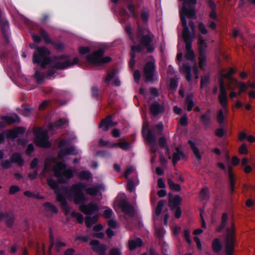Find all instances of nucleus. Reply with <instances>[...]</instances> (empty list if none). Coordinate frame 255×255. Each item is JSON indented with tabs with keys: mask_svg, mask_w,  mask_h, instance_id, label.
<instances>
[{
	"mask_svg": "<svg viewBox=\"0 0 255 255\" xmlns=\"http://www.w3.org/2000/svg\"><path fill=\"white\" fill-rule=\"evenodd\" d=\"M197 0H185L180 9V17L183 27L182 37L186 44L185 58L190 62L180 65V72L189 82H194L199 77L197 67L195 62V55L192 49L191 42L195 36V27L192 18H196L195 5Z\"/></svg>",
	"mask_w": 255,
	"mask_h": 255,
	"instance_id": "1",
	"label": "nucleus"
},
{
	"mask_svg": "<svg viewBox=\"0 0 255 255\" xmlns=\"http://www.w3.org/2000/svg\"><path fill=\"white\" fill-rule=\"evenodd\" d=\"M59 147L60 150L58 159H55L52 157L47 158L45 161L44 167L41 175L45 176L46 172L49 171L53 165L52 171L59 181L66 183L73 176L74 172L70 168H66L65 164L62 163L61 160L71 158V156L77 154L78 151L73 147L70 149L67 141L65 140L60 142Z\"/></svg>",
	"mask_w": 255,
	"mask_h": 255,
	"instance_id": "2",
	"label": "nucleus"
},
{
	"mask_svg": "<svg viewBox=\"0 0 255 255\" xmlns=\"http://www.w3.org/2000/svg\"><path fill=\"white\" fill-rule=\"evenodd\" d=\"M48 184L52 189H55L57 195V199L60 202L62 208L65 211L66 214L68 213L69 208L63 194L70 200L73 201L77 204H82L86 200V198L83 194V189L85 186L82 183L74 185L70 190L66 188L59 189L58 188L57 183L50 179L48 180Z\"/></svg>",
	"mask_w": 255,
	"mask_h": 255,
	"instance_id": "3",
	"label": "nucleus"
},
{
	"mask_svg": "<svg viewBox=\"0 0 255 255\" xmlns=\"http://www.w3.org/2000/svg\"><path fill=\"white\" fill-rule=\"evenodd\" d=\"M152 38V34L147 30H145L144 31H141L140 30H139L138 38L140 39V43L137 47L135 46H131V59L129 63V65L130 67H132L134 65V52H140L144 47H145L149 52L153 51L154 47L151 44Z\"/></svg>",
	"mask_w": 255,
	"mask_h": 255,
	"instance_id": "4",
	"label": "nucleus"
},
{
	"mask_svg": "<svg viewBox=\"0 0 255 255\" xmlns=\"http://www.w3.org/2000/svg\"><path fill=\"white\" fill-rule=\"evenodd\" d=\"M226 88L230 91V98L233 99L238 96H240L243 92H246L248 89V85L244 82L232 78L228 80L226 84Z\"/></svg>",
	"mask_w": 255,
	"mask_h": 255,
	"instance_id": "5",
	"label": "nucleus"
},
{
	"mask_svg": "<svg viewBox=\"0 0 255 255\" xmlns=\"http://www.w3.org/2000/svg\"><path fill=\"white\" fill-rule=\"evenodd\" d=\"M30 47L36 49V51L33 55V62L34 63H38L41 67H44L50 63V60L49 58L50 52L47 48L44 47H36L34 45H31Z\"/></svg>",
	"mask_w": 255,
	"mask_h": 255,
	"instance_id": "6",
	"label": "nucleus"
},
{
	"mask_svg": "<svg viewBox=\"0 0 255 255\" xmlns=\"http://www.w3.org/2000/svg\"><path fill=\"white\" fill-rule=\"evenodd\" d=\"M218 100L223 109L219 110L217 114V120L219 123H223L224 121L225 116L228 114L227 107L228 106V97L227 92L225 90L222 82L221 84V92L219 93Z\"/></svg>",
	"mask_w": 255,
	"mask_h": 255,
	"instance_id": "7",
	"label": "nucleus"
},
{
	"mask_svg": "<svg viewBox=\"0 0 255 255\" xmlns=\"http://www.w3.org/2000/svg\"><path fill=\"white\" fill-rule=\"evenodd\" d=\"M103 50L100 49L93 54L88 55L87 57V61L93 65L99 66L111 61V58L109 56L103 57Z\"/></svg>",
	"mask_w": 255,
	"mask_h": 255,
	"instance_id": "8",
	"label": "nucleus"
},
{
	"mask_svg": "<svg viewBox=\"0 0 255 255\" xmlns=\"http://www.w3.org/2000/svg\"><path fill=\"white\" fill-rule=\"evenodd\" d=\"M234 232V227L232 224L231 228L227 229V235L225 240L226 255H233L235 243Z\"/></svg>",
	"mask_w": 255,
	"mask_h": 255,
	"instance_id": "9",
	"label": "nucleus"
},
{
	"mask_svg": "<svg viewBox=\"0 0 255 255\" xmlns=\"http://www.w3.org/2000/svg\"><path fill=\"white\" fill-rule=\"evenodd\" d=\"M48 132L42 128L39 129L35 132L34 142L35 144L40 147H49L51 143L48 140Z\"/></svg>",
	"mask_w": 255,
	"mask_h": 255,
	"instance_id": "10",
	"label": "nucleus"
},
{
	"mask_svg": "<svg viewBox=\"0 0 255 255\" xmlns=\"http://www.w3.org/2000/svg\"><path fill=\"white\" fill-rule=\"evenodd\" d=\"M54 61L57 68L64 69L77 64L79 62V59L77 57H75L72 61H70L66 57L62 56L55 58Z\"/></svg>",
	"mask_w": 255,
	"mask_h": 255,
	"instance_id": "11",
	"label": "nucleus"
},
{
	"mask_svg": "<svg viewBox=\"0 0 255 255\" xmlns=\"http://www.w3.org/2000/svg\"><path fill=\"white\" fill-rule=\"evenodd\" d=\"M148 123L144 122L143 124L142 133L143 135L148 143L151 146V149L153 151L155 152V150L154 148V145L155 141V137L153 135L151 130H148Z\"/></svg>",
	"mask_w": 255,
	"mask_h": 255,
	"instance_id": "12",
	"label": "nucleus"
},
{
	"mask_svg": "<svg viewBox=\"0 0 255 255\" xmlns=\"http://www.w3.org/2000/svg\"><path fill=\"white\" fill-rule=\"evenodd\" d=\"M80 209L85 214L90 216L98 211L99 207L96 204L91 203L87 206L81 205L80 207Z\"/></svg>",
	"mask_w": 255,
	"mask_h": 255,
	"instance_id": "13",
	"label": "nucleus"
},
{
	"mask_svg": "<svg viewBox=\"0 0 255 255\" xmlns=\"http://www.w3.org/2000/svg\"><path fill=\"white\" fill-rule=\"evenodd\" d=\"M92 249L96 251L99 255H106V251L107 249L105 245H100L97 240H93L90 242Z\"/></svg>",
	"mask_w": 255,
	"mask_h": 255,
	"instance_id": "14",
	"label": "nucleus"
},
{
	"mask_svg": "<svg viewBox=\"0 0 255 255\" xmlns=\"http://www.w3.org/2000/svg\"><path fill=\"white\" fill-rule=\"evenodd\" d=\"M154 65L152 62H148L144 68V77L146 81H150L152 79L154 75Z\"/></svg>",
	"mask_w": 255,
	"mask_h": 255,
	"instance_id": "15",
	"label": "nucleus"
},
{
	"mask_svg": "<svg viewBox=\"0 0 255 255\" xmlns=\"http://www.w3.org/2000/svg\"><path fill=\"white\" fill-rule=\"evenodd\" d=\"M105 188L103 184L98 185L94 187L88 188L86 189V193L90 195L99 196V200L102 199L101 191L105 190Z\"/></svg>",
	"mask_w": 255,
	"mask_h": 255,
	"instance_id": "16",
	"label": "nucleus"
},
{
	"mask_svg": "<svg viewBox=\"0 0 255 255\" xmlns=\"http://www.w3.org/2000/svg\"><path fill=\"white\" fill-rule=\"evenodd\" d=\"M224 71H221L219 75V92H221V82L223 83L224 88L225 90L226 91V86L225 84L224 81V78H228V80H229L230 78H232V77H231V75L235 73V70L231 68L229 69V71L228 73L226 74H224Z\"/></svg>",
	"mask_w": 255,
	"mask_h": 255,
	"instance_id": "17",
	"label": "nucleus"
},
{
	"mask_svg": "<svg viewBox=\"0 0 255 255\" xmlns=\"http://www.w3.org/2000/svg\"><path fill=\"white\" fill-rule=\"evenodd\" d=\"M117 125V122L112 121V118L109 117L102 122L100 127L103 131H107Z\"/></svg>",
	"mask_w": 255,
	"mask_h": 255,
	"instance_id": "18",
	"label": "nucleus"
},
{
	"mask_svg": "<svg viewBox=\"0 0 255 255\" xmlns=\"http://www.w3.org/2000/svg\"><path fill=\"white\" fill-rule=\"evenodd\" d=\"M24 131V128L22 127H19L13 129L5 131V134L7 138H14L17 137L18 134L22 133Z\"/></svg>",
	"mask_w": 255,
	"mask_h": 255,
	"instance_id": "19",
	"label": "nucleus"
},
{
	"mask_svg": "<svg viewBox=\"0 0 255 255\" xmlns=\"http://www.w3.org/2000/svg\"><path fill=\"white\" fill-rule=\"evenodd\" d=\"M119 205L126 214L129 216H132L133 215L134 210L133 207L125 201H121L119 203Z\"/></svg>",
	"mask_w": 255,
	"mask_h": 255,
	"instance_id": "20",
	"label": "nucleus"
},
{
	"mask_svg": "<svg viewBox=\"0 0 255 255\" xmlns=\"http://www.w3.org/2000/svg\"><path fill=\"white\" fill-rule=\"evenodd\" d=\"M1 119L4 121L5 124H7L19 123L20 122L19 117L15 114H13L8 116L3 117L1 118Z\"/></svg>",
	"mask_w": 255,
	"mask_h": 255,
	"instance_id": "21",
	"label": "nucleus"
},
{
	"mask_svg": "<svg viewBox=\"0 0 255 255\" xmlns=\"http://www.w3.org/2000/svg\"><path fill=\"white\" fill-rule=\"evenodd\" d=\"M142 242L139 239L130 240L128 242V246L130 250H133L137 247H139L142 245Z\"/></svg>",
	"mask_w": 255,
	"mask_h": 255,
	"instance_id": "22",
	"label": "nucleus"
},
{
	"mask_svg": "<svg viewBox=\"0 0 255 255\" xmlns=\"http://www.w3.org/2000/svg\"><path fill=\"white\" fill-rule=\"evenodd\" d=\"M181 198L179 196H176L174 197L169 195V206L173 209V208L177 206L181 202Z\"/></svg>",
	"mask_w": 255,
	"mask_h": 255,
	"instance_id": "23",
	"label": "nucleus"
},
{
	"mask_svg": "<svg viewBox=\"0 0 255 255\" xmlns=\"http://www.w3.org/2000/svg\"><path fill=\"white\" fill-rule=\"evenodd\" d=\"M163 111V108L157 103L152 104L150 106V112L153 115H157Z\"/></svg>",
	"mask_w": 255,
	"mask_h": 255,
	"instance_id": "24",
	"label": "nucleus"
},
{
	"mask_svg": "<svg viewBox=\"0 0 255 255\" xmlns=\"http://www.w3.org/2000/svg\"><path fill=\"white\" fill-rule=\"evenodd\" d=\"M228 174L229 178L231 189L233 191L235 184L234 175L233 173V168L230 165H228Z\"/></svg>",
	"mask_w": 255,
	"mask_h": 255,
	"instance_id": "25",
	"label": "nucleus"
},
{
	"mask_svg": "<svg viewBox=\"0 0 255 255\" xmlns=\"http://www.w3.org/2000/svg\"><path fill=\"white\" fill-rule=\"evenodd\" d=\"M212 249L216 253L219 252L222 249V244L219 239H215L213 241Z\"/></svg>",
	"mask_w": 255,
	"mask_h": 255,
	"instance_id": "26",
	"label": "nucleus"
},
{
	"mask_svg": "<svg viewBox=\"0 0 255 255\" xmlns=\"http://www.w3.org/2000/svg\"><path fill=\"white\" fill-rule=\"evenodd\" d=\"M103 229V226L98 224L95 226L93 228V230L95 232L94 235L96 237L99 238H102L104 237V234L101 232Z\"/></svg>",
	"mask_w": 255,
	"mask_h": 255,
	"instance_id": "27",
	"label": "nucleus"
},
{
	"mask_svg": "<svg viewBox=\"0 0 255 255\" xmlns=\"http://www.w3.org/2000/svg\"><path fill=\"white\" fill-rule=\"evenodd\" d=\"M67 121L65 119H62L59 120L54 125H51L49 127L50 130H53L55 128H58L62 127L64 125H66Z\"/></svg>",
	"mask_w": 255,
	"mask_h": 255,
	"instance_id": "28",
	"label": "nucleus"
},
{
	"mask_svg": "<svg viewBox=\"0 0 255 255\" xmlns=\"http://www.w3.org/2000/svg\"><path fill=\"white\" fill-rule=\"evenodd\" d=\"M199 66L201 69L204 68L206 63V56L205 52H199Z\"/></svg>",
	"mask_w": 255,
	"mask_h": 255,
	"instance_id": "29",
	"label": "nucleus"
},
{
	"mask_svg": "<svg viewBox=\"0 0 255 255\" xmlns=\"http://www.w3.org/2000/svg\"><path fill=\"white\" fill-rule=\"evenodd\" d=\"M185 106L187 110L189 111H191L192 109L194 106L192 96L189 95L187 97L185 101Z\"/></svg>",
	"mask_w": 255,
	"mask_h": 255,
	"instance_id": "30",
	"label": "nucleus"
},
{
	"mask_svg": "<svg viewBox=\"0 0 255 255\" xmlns=\"http://www.w3.org/2000/svg\"><path fill=\"white\" fill-rule=\"evenodd\" d=\"M199 52H205L204 49L207 47V43L206 41L204 40V38L201 36L199 35Z\"/></svg>",
	"mask_w": 255,
	"mask_h": 255,
	"instance_id": "31",
	"label": "nucleus"
},
{
	"mask_svg": "<svg viewBox=\"0 0 255 255\" xmlns=\"http://www.w3.org/2000/svg\"><path fill=\"white\" fill-rule=\"evenodd\" d=\"M13 162L17 163L19 165H21L23 163V160L19 154H13L11 157Z\"/></svg>",
	"mask_w": 255,
	"mask_h": 255,
	"instance_id": "32",
	"label": "nucleus"
},
{
	"mask_svg": "<svg viewBox=\"0 0 255 255\" xmlns=\"http://www.w3.org/2000/svg\"><path fill=\"white\" fill-rule=\"evenodd\" d=\"M164 202L163 201H160L158 202L157 207L155 208V215H154V219H155L156 216H158L162 211L163 206L164 205Z\"/></svg>",
	"mask_w": 255,
	"mask_h": 255,
	"instance_id": "33",
	"label": "nucleus"
},
{
	"mask_svg": "<svg viewBox=\"0 0 255 255\" xmlns=\"http://www.w3.org/2000/svg\"><path fill=\"white\" fill-rule=\"evenodd\" d=\"M117 73L118 71L116 70L111 71L109 72L105 78V82L107 84H109L111 81L112 79L115 77L116 74Z\"/></svg>",
	"mask_w": 255,
	"mask_h": 255,
	"instance_id": "34",
	"label": "nucleus"
},
{
	"mask_svg": "<svg viewBox=\"0 0 255 255\" xmlns=\"http://www.w3.org/2000/svg\"><path fill=\"white\" fill-rule=\"evenodd\" d=\"M98 218V216H95L93 218L89 216L86 217L85 219V223L88 227H91L96 221Z\"/></svg>",
	"mask_w": 255,
	"mask_h": 255,
	"instance_id": "35",
	"label": "nucleus"
},
{
	"mask_svg": "<svg viewBox=\"0 0 255 255\" xmlns=\"http://www.w3.org/2000/svg\"><path fill=\"white\" fill-rule=\"evenodd\" d=\"M189 143L196 158L199 160L201 158V155L197 147L195 146V144L193 142L189 141Z\"/></svg>",
	"mask_w": 255,
	"mask_h": 255,
	"instance_id": "36",
	"label": "nucleus"
},
{
	"mask_svg": "<svg viewBox=\"0 0 255 255\" xmlns=\"http://www.w3.org/2000/svg\"><path fill=\"white\" fill-rule=\"evenodd\" d=\"M44 208L47 211L53 213H56L57 212V208L53 206V205L51 204L50 203H47L44 204Z\"/></svg>",
	"mask_w": 255,
	"mask_h": 255,
	"instance_id": "37",
	"label": "nucleus"
},
{
	"mask_svg": "<svg viewBox=\"0 0 255 255\" xmlns=\"http://www.w3.org/2000/svg\"><path fill=\"white\" fill-rule=\"evenodd\" d=\"M228 219V215L226 213H224L222 217V223L221 225L217 228V231L220 232L226 226V221Z\"/></svg>",
	"mask_w": 255,
	"mask_h": 255,
	"instance_id": "38",
	"label": "nucleus"
},
{
	"mask_svg": "<svg viewBox=\"0 0 255 255\" xmlns=\"http://www.w3.org/2000/svg\"><path fill=\"white\" fill-rule=\"evenodd\" d=\"M168 183L170 188L172 190H174L177 191L180 190V185L178 184H176L174 183V182L171 179H169L168 180Z\"/></svg>",
	"mask_w": 255,
	"mask_h": 255,
	"instance_id": "39",
	"label": "nucleus"
},
{
	"mask_svg": "<svg viewBox=\"0 0 255 255\" xmlns=\"http://www.w3.org/2000/svg\"><path fill=\"white\" fill-rule=\"evenodd\" d=\"M183 155L182 152L181 151L177 150L175 152L173 155L172 161L174 164H175L180 159L181 157Z\"/></svg>",
	"mask_w": 255,
	"mask_h": 255,
	"instance_id": "40",
	"label": "nucleus"
},
{
	"mask_svg": "<svg viewBox=\"0 0 255 255\" xmlns=\"http://www.w3.org/2000/svg\"><path fill=\"white\" fill-rule=\"evenodd\" d=\"M198 30L202 34H207L208 33V30H207L205 25L201 22H199Z\"/></svg>",
	"mask_w": 255,
	"mask_h": 255,
	"instance_id": "41",
	"label": "nucleus"
},
{
	"mask_svg": "<svg viewBox=\"0 0 255 255\" xmlns=\"http://www.w3.org/2000/svg\"><path fill=\"white\" fill-rule=\"evenodd\" d=\"M0 220L5 221L8 225L11 224V220H8V215L6 212H0Z\"/></svg>",
	"mask_w": 255,
	"mask_h": 255,
	"instance_id": "42",
	"label": "nucleus"
},
{
	"mask_svg": "<svg viewBox=\"0 0 255 255\" xmlns=\"http://www.w3.org/2000/svg\"><path fill=\"white\" fill-rule=\"evenodd\" d=\"M210 78L209 76L206 75L201 77V87L202 88L207 86L209 83Z\"/></svg>",
	"mask_w": 255,
	"mask_h": 255,
	"instance_id": "43",
	"label": "nucleus"
},
{
	"mask_svg": "<svg viewBox=\"0 0 255 255\" xmlns=\"http://www.w3.org/2000/svg\"><path fill=\"white\" fill-rule=\"evenodd\" d=\"M72 217L75 218L79 223H82L83 221V216L79 213L73 212L72 213Z\"/></svg>",
	"mask_w": 255,
	"mask_h": 255,
	"instance_id": "44",
	"label": "nucleus"
},
{
	"mask_svg": "<svg viewBox=\"0 0 255 255\" xmlns=\"http://www.w3.org/2000/svg\"><path fill=\"white\" fill-rule=\"evenodd\" d=\"M79 176L84 179H88L91 177V174L89 172L83 171L79 174Z\"/></svg>",
	"mask_w": 255,
	"mask_h": 255,
	"instance_id": "45",
	"label": "nucleus"
},
{
	"mask_svg": "<svg viewBox=\"0 0 255 255\" xmlns=\"http://www.w3.org/2000/svg\"><path fill=\"white\" fill-rule=\"evenodd\" d=\"M155 232L157 236H158L159 238H162L164 236L165 231L163 229H159L156 226L155 227Z\"/></svg>",
	"mask_w": 255,
	"mask_h": 255,
	"instance_id": "46",
	"label": "nucleus"
},
{
	"mask_svg": "<svg viewBox=\"0 0 255 255\" xmlns=\"http://www.w3.org/2000/svg\"><path fill=\"white\" fill-rule=\"evenodd\" d=\"M109 255H122V253L119 248H115L110 251Z\"/></svg>",
	"mask_w": 255,
	"mask_h": 255,
	"instance_id": "47",
	"label": "nucleus"
},
{
	"mask_svg": "<svg viewBox=\"0 0 255 255\" xmlns=\"http://www.w3.org/2000/svg\"><path fill=\"white\" fill-rule=\"evenodd\" d=\"M208 190L207 189L204 188L200 193V197L202 199H205L208 197Z\"/></svg>",
	"mask_w": 255,
	"mask_h": 255,
	"instance_id": "48",
	"label": "nucleus"
},
{
	"mask_svg": "<svg viewBox=\"0 0 255 255\" xmlns=\"http://www.w3.org/2000/svg\"><path fill=\"white\" fill-rule=\"evenodd\" d=\"M113 212L111 209H106L104 213V216L106 218H111L113 215Z\"/></svg>",
	"mask_w": 255,
	"mask_h": 255,
	"instance_id": "49",
	"label": "nucleus"
},
{
	"mask_svg": "<svg viewBox=\"0 0 255 255\" xmlns=\"http://www.w3.org/2000/svg\"><path fill=\"white\" fill-rule=\"evenodd\" d=\"M239 152L242 154H247L248 153V150L247 148L246 145L245 144H242L239 149Z\"/></svg>",
	"mask_w": 255,
	"mask_h": 255,
	"instance_id": "50",
	"label": "nucleus"
},
{
	"mask_svg": "<svg viewBox=\"0 0 255 255\" xmlns=\"http://www.w3.org/2000/svg\"><path fill=\"white\" fill-rule=\"evenodd\" d=\"M135 170V168L132 166H129L127 168L125 173V177L128 178V176L132 172H134Z\"/></svg>",
	"mask_w": 255,
	"mask_h": 255,
	"instance_id": "51",
	"label": "nucleus"
},
{
	"mask_svg": "<svg viewBox=\"0 0 255 255\" xmlns=\"http://www.w3.org/2000/svg\"><path fill=\"white\" fill-rule=\"evenodd\" d=\"M210 120V117L208 115H204L202 117L201 121L205 124L207 125Z\"/></svg>",
	"mask_w": 255,
	"mask_h": 255,
	"instance_id": "52",
	"label": "nucleus"
},
{
	"mask_svg": "<svg viewBox=\"0 0 255 255\" xmlns=\"http://www.w3.org/2000/svg\"><path fill=\"white\" fill-rule=\"evenodd\" d=\"M119 144V147L123 150H127L129 147V144L126 142H120Z\"/></svg>",
	"mask_w": 255,
	"mask_h": 255,
	"instance_id": "53",
	"label": "nucleus"
},
{
	"mask_svg": "<svg viewBox=\"0 0 255 255\" xmlns=\"http://www.w3.org/2000/svg\"><path fill=\"white\" fill-rule=\"evenodd\" d=\"M127 189L129 191H133L134 190V185L133 182L131 180H129L127 184Z\"/></svg>",
	"mask_w": 255,
	"mask_h": 255,
	"instance_id": "54",
	"label": "nucleus"
},
{
	"mask_svg": "<svg viewBox=\"0 0 255 255\" xmlns=\"http://www.w3.org/2000/svg\"><path fill=\"white\" fill-rule=\"evenodd\" d=\"M89 51L90 49L88 47H81L79 48V52L81 55L86 54Z\"/></svg>",
	"mask_w": 255,
	"mask_h": 255,
	"instance_id": "55",
	"label": "nucleus"
},
{
	"mask_svg": "<svg viewBox=\"0 0 255 255\" xmlns=\"http://www.w3.org/2000/svg\"><path fill=\"white\" fill-rule=\"evenodd\" d=\"M180 124L182 126H186L188 123L187 117L186 115H184L180 120Z\"/></svg>",
	"mask_w": 255,
	"mask_h": 255,
	"instance_id": "56",
	"label": "nucleus"
},
{
	"mask_svg": "<svg viewBox=\"0 0 255 255\" xmlns=\"http://www.w3.org/2000/svg\"><path fill=\"white\" fill-rule=\"evenodd\" d=\"M133 76L135 82L138 83L140 78V73L139 71L138 70L134 71Z\"/></svg>",
	"mask_w": 255,
	"mask_h": 255,
	"instance_id": "57",
	"label": "nucleus"
},
{
	"mask_svg": "<svg viewBox=\"0 0 255 255\" xmlns=\"http://www.w3.org/2000/svg\"><path fill=\"white\" fill-rule=\"evenodd\" d=\"M208 26L212 30H215L216 28V23L212 20H209L208 23Z\"/></svg>",
	"mask_w": 255,
	"mask_h": 255,
	"instance_id": "58",
	"label": "nucleus"
},
{
	"mask_svg": "<svg viewBox=\"0 0 255 255\" xmlns=\"http://www.w3.org/2000/svg\"><path fill=\"white\" fill-rule=\"evenodd\" d=\"M184 237L185 238V240L186 241V242L189 243V244H190L191 243V240L189 238L190 237V233H189V231L187 230H185L184 231Z\"/></svg>",
	"mask_w": 255,
	"mask_h": 255,
	"instance_id": "59",
	"label": "nucleus"
},
{
	"mask_svg": "<svg viewBox=\"0 0 255 255\" xmlns=\"http://www.w3.org/2000/svg\"><path fill=\"white\" fill-rule=\"evenodd\" d=\"M225 132L223 128L217 129L216 131V134L219 137H222L224 135Z\"/></svg>",
	"mask_w": 255,
	"mask_h": 255,
	"instance_id": "60",
	"label": "nucleus"
},
{
	"mask_svg": "<svg viewBox=\"0 0 255 255\" xmlns=\"http://www.w3.org/2000/svg\"><path fill=\"white\" fill-rule=\"evenodd\" d=\"M209 17L211 19H216L217 18V15L215 9H212L211 10L209 13Z\"/></svg>",
	"mask_w": 255,
	"mask_h": 255,
	"instance_id": "61",
	"label": "nucleus"
},
{
	"mask_svg": "<svg viewBox=\"0 0 255 255\" xmlns=\"http://www.w3.org/2000/svg\"><path fill=\"white\" fill-rule=\"evenodd\" d=\"M159 145H160V146L161 147H167L166 142V140H165V138L161 137L159 139Z\"/></svg>",
	"mask_w": 255,
	"mask_h": 255,
	"instance_id": "62",
	"label": "nucleus"
},
{
	"mask_svg": "<svg viewBox=\"0 0 255 255\" xmlns=\"http://www.w3.org/2000/svg\"><path fill=\"white\" fill-rule=\"evenodd\" d=\"M240 163V159L236 156H233L232 159V164L233 165H237Z\"/></svg>",
	"mask_w": 255,
	"mask_h": 255,
	"instance_id": "63",
	"label": "nucleus"
},
{
	"mask_svg": "<svg viewBox=\"0 0 255 255\" xmlns=\"http://www.w3.org/2000/svg\"><path fill=\"white\" fill-rule=\"evenodd\" d=\"M150 96L152 97H157L158 96V91L155 88H151L150 91Z\"/></svg>",
	"mask_w": 255,
	"mask_h": 255,
	"instance_id": "64",
	"label": "nucleus"
}]
</instances>
